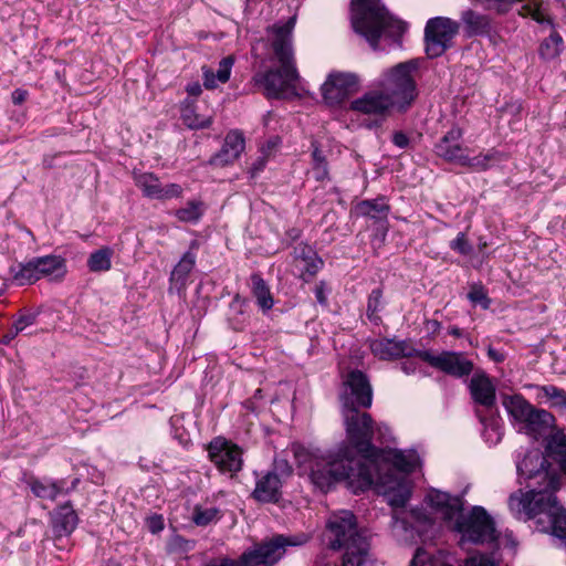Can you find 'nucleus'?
Returning a JSON list of instances; mask_svg holds the SVG:
<instances>
[{"mask_svg": "<svg viewBox=\"0 0 566 566\" xmlns=\"http://www.w3.org/2000/svg\"><path fill=\"white\" fill-rule=\"evenodd\" d=\"M391 99L380 91H371L350 103V109L366 115L384 116L392 107Z\"/></svg>", "mask_w": 566, "mask_h": 566, "instance_id": "nucleus-21", "label": "nucleus"}, {"mask_svg": "<svg viewBox=\"0 0 566 566\" xmlns=\"http://www.w3.org/2000/svg\"><path fill=\"white\" fill-rule=\"evenodd\" d=\"M312 170L315 180L325 181L329 179L328 163L325 154L318 148L315 142L312 143Z\"/></svg>", "mask_w": 566, "mask_h": 566, "instance_id": "nucleus-38", "label": "nucleus"}, {"mask_svg": "<svg viewBox=\"0 0 566 566\" xmlns=\"http://www.w3.org/2000/svg\"><path fill=\"white\" fill-rule=\"evenodd\" d=\"M78 516L71 502L59 505L51 513V524L56 537L69 536L77 526Z\"/></svg>", "mask_w": 566, "mask_h": 566, "instance_id": "nucleus-24", "label": "nucleus"}, {"mask_svg": "<svg viewBox=\"0 0 566 566\" xmlns=\"http://www.w3.org/2000/svg\"><path fill=\"white\" fill-rule=\"evenodd\" d=\"M184 124L191 129H202L209 127L212 123L211 117L201 116L191 109L182 113Z\"/></svg>", "mask_w": 566, "mask_h": 566, "instance_id": "nucleus-43", "label": "nucleus"}, {"mask_svg": "<svg viewBox=\"0 0 566 566\" xmlns=\"http://www.w3.org/2000/svg\"><path fill=\"white\" fill-rule=\"evenodd\" d=\"M463 132L460 127H452L434 145V153L438 157L448 163L460 165L467 149L462 146Z\"/></svg>", "mask_w": 566, "mask_h": 566, "instance_id": "nucleus-19", "label": "nucleus"}, {"mask_svg": "<svg viewBox=\"0 0 566 566\" xmlns=\"http://www.w3.org/2000/svg\"><path fill=\"white\" fill-rule=\"evenodd\" d=\"M219 510L216 507L201 509L196 506L192 521L198 526H206L217 518Z\"/></svg>", "mask_w": 566, "mask_h": 566, "instance_id": "nucleus-46", "label": "nucleus"}, {"mask_svg": "<svg viewBox=\"0 0 566 566\" xmlns=\"http://www.w3.org/2000/svg\"><path fill=\"white\" fill-rule=\"evenodd\" d=\"M342 415L347 439L350 443L348 447L359 460L365 461L369 459L376 451L371 442L375 432L371 416L358 408L344 409Z\"/></svg>", "mask_w": 566, "mask_h": 566, "instance_id": "nucleus-7", "label": "nucleus"}, {"mask_svg": "<svg viewBox=\"0 0 566 566\" xmlns=\"http://www.w3.org/2000/svg\"><path fill=\"white\" fill-rule=\"evenodd\" d=\"M505 159V156L495 149H490L485 154H479L474 157H470L468 154L463 156L460 165L461 167H468L473 171H485L490 169L494 164Z\"/></svg>", "mask_w": 566, "mask_h": 566, "instance_id": "nucleus-31", "label": "nucleus"}, {"mask_svg": "<svg viewBox=\"0 0 566 566\" xmlns=\"http://www.w3.org/2000/svg\"><path fill=\"white\" fill-rule=\"evenodd\" d=\"M392 143L399 148H406L409 145V137L402 132H396L392 135Z\"/></svg>", "mask_w": 566, "mask_h": 566, "instance_id": "nucleus-56", "label": "nucleus"}, {"mask_svg": "<svg viewBox=\"0 0 566 566\" xmlns=\"http://www.w3.org/2000/svg\"><path fill=\"white\" fill-rule=\"evenodd\" d=\"M358 87V78L352 73H332L322 85L324 101L328 105H338Z\"/></svg>", "mask_w": 566, "mask_h": 566, "instance_id": "nucleus-16", "label": "nucleus"}, {"mask_svg": "<svg viewBox=\"0 0 566 566\" xmlns=\"http://www.w3.org/2000/svg\"><path fill=\"white\" fill-rule=\"evenodd\" d=\"M455 530L474 544L493 543L499 538L493 518L482 506H474L469 514H457Z\"/></svg>", "mask_w": 566, "mask_h": 566, "instance_id": "nucleus-9", "label": "nucleus"}, {"mask_svg": "<svg viewBox=\"0 0 566 566\" xmlns=\"http://www.w3.org/2000/svg\"><path fill=\"white\" fill-rule=\"evenodd\" d=\"M208 453L221 472L234 474L242 469V449L226 439H213L208 446Z\"/></svg>", "mask_w": 566, "mask_h": 566, "instance_id": "nucleus-15", "label": "nucleus"}, {"mask_svg": "<svg viewBox=\"0 0 566 566\" xmlns=\"http://www.w3.org/2000/svg\"><path fill=\"white\" fill-rule=\"evenodd\" d=\"M244 149L243 135L238 130L227 134L221 149L209 159V165L224 167L239 158Z\"/></svg>", "mask_w": 566, "mask_h": 566, "instance_id": "nucleus-22", "label": "nucleus"}, {"mask_svg": "<svg viewBox=\"0 0 566 566\" xmlns=\"http://www.w3.org/2000/svg\"><path fill=\"white\" fill-rule=\"evenodd\" d=\"M38 313L33 312L20 315L12 324L15 328V333H23L29 326L34 325L38 319Z\"/></svg>", "mask_w": 566, "mask_h": 566, "instance_id": "nucleus-50", "label": "nucleus"}, {"mask_svg": "<svg viewBox=\"0 0 566 566\" xmlns=\"http://www.w3.org/2000/svg\"><path fill=\"white\" fill-rule=\"evenodd\" d=\"M113 251L108 247L101 248L91 253L87 266L92 272H105L112 268Z\"/></svg>", "mask_w": 566, "mask_h": 566, "instance_id": "nucleus-37", "label": "nucleus"}, {"mask_svg": "<svg viewBox=\"0 0 566 566\" xmlns=\"http://www.w3.org/2000/svg\"><path fill=\"white\" fill-rule=\"evenodd\" d=\"M516 471L520 484H525L527 492L518 490L512 493L509 500L517 496L530 501L532 505L542 493L555 494L559 489V478L552 471V464L539 449L528 450L523 459L516 462Z\"/></svg>", "mask_w": 566, "mask_h": 566, "instance_id": "nucleus-4", "label": "nucleus"}, {"mask_svg": "<svg viewBox=\"0 0 566 566\" xmlns=\"http://www.w3.org/2000/svg\"><path fill=\"white\" fill-rule=\"evenodd\" d=\"M417 67V62L411 60L397 64L385 74L380 83L381 91L391 99L394 106L405 108L416 98L417 86L411 73Z\"/></svg>", "mask_w": 566, "mask_h": 566, "instance_id": "nucleus-8", "label": "nucleus"}, {"mask_svg": "<svg viewBox=\"0 0 566 566\" xmlns=\"http://www.w3.org/2000/svg\"><path fill=\"white\" fill-rule=\"evenodd\" d=\"M375 464L359 460L349 447L314 460L310 478L315 486L327 492L338 481H346L354 493L364 492L373 484Z\"/></svg>", "mask_w": 566, "mask_h": 566, "instance_id": "nucleus-1", "label": "nucleus"}, {"mask_svg": "<svg viewBox=\"0 0 566 566\" xmlns=\"http://www.w3.org/2000/svg\"><path fill=\"white\" fill-rule=\"evenodd\" d=\"M542 392L546 398L553 401L554 407L566 409V391L553 385L542 387Z\"/></svg>", "mask_w": 566, "mask_h": 566, "instance_id": "nucleus-45", "label": "nucleus"}, {"mask_svg": "<svg viewBox=\"0 0 566 566\" xmlns=\"http://www.w3.org/2000/svg\"><path fill=\"white\" fill-rule=\"evenodd\" d=\"M488 355H489V357H490L492 360H494V361H496V363H501V361H503V360L505 359L504 354H503V353H501V352H499V350H496V349H495V348H493V347H489V349H488Z\"/></svg>", "mask_w": 566, "mask_h": 566, "instance_id": "nucleus-58", "label": "nucleus"}, {"mask_svg": "<svg viewBox=\"0 0 566 566\" xmlns=\"http://www.w3.org/2000/svg\"><path fill=\"white\" fill-rule=\"evenodd\" d=\"M563 39L557 32H553L539 45V55L544 60L557 57L562 51Z\"/></svg>", "mask_w": 566, "mask_h": 566, "instance_id": "nucleus-39", "label": "nucleus"}, {"mask_svg": "<svg viewBox=\"0 0 566 566\" xmlns=\"http://www.w3.org/2000/svg\"><path fill=\"white\" fill-rule=\"evenodd\" d=\"M461 21L469 38L490 36L493 31L491 18L472 9L462 11Z\"/></svg>", "mask_w": 566, "mask_h": 566, "instance_id": "nucleus-26", "label": "nucleus"}, {"mask_svg": "<svg viewBox=\"0 0 566 566\" xmlns=\"http://www.w3.org/2000/svg\"><path fill=\"white\" fill-rule=\"evenodd\" d=\"M262 397H263V395H262V389H256V390L254 391L253 398H252V399H250V400H248V401L245 402V407H247L248 409H250L251 411H254V410H255V408H254V406H253V400H254V399H262Z\"/></svg>", "mask_w": 566, "mask_h": 566, "instance_id": "nucleus-61", "label": "nucleus"}, {"mask_svg": "<svg viewBox=\"0 0 566 566\" xmlns=\"http://www.w3.org/2000/svg\"><path fill=\"white\" fill-rule=\"evenodd\" d=\"M78 484H80L78 478H74L71 481L70 485L67 484L65 479H60V480L51 479L53 501H55L61 495L70 494L72 491H74L77 488Z\"/></svg>", "mask_w": 566, "mask_h": 566, "instance_id": "nucleus-44", "label": "nucleus"}, {"mask_svg": "<svg viewBox=\"0 0 566 566\" xmlns=\"http://www.w3.org/2000/svg\"><path fill=\"white\" fill-rule=\"evenodd\" d=\"M451 249L459 252L462 255H468L472 251V247L467 240L463 232H459L457 238L450 244Z\"/></svg>", "mask_w": 566, "mask_h": 566, "instance_id": "nucleus-51", "label": "nucleus"}, {"mask_svg": "<svg viewBox=\"0 0 566 566\" xmlns=\"http://www.w3.org/2000/svg\"><path fill=\"white\" fill-rule=\"evenodd\" d=\"M418 357L428 363L431 367L455 378L469 376L474 367L472 360L458 352H442L441 354L434 355L428 350H422L418 354Z\"/></svg>", "mask_w": 566, "mask_h": 566, "instance_id": "nucleus-14", "label": "nucleus"}, {"mask_svg": "<svg viewBox=\"0 0 566 566\" xmlns=\"http://www.w3.org/2000/svg\"><path fill=\"white\" fill-rule=\"evenodd\" d=\"M133 176L135 185L146 198L168 200L178 198L182 193V188L179 185L168 184L164 186L153 172L134 171Z\"/></svg>", "mask_w": 566, "mask_h": 566, "instance_id": "nucleus-17", "label": "nucleus"}, {"mask_svg": "<svg viewBox=\"0 0 566 566\" xmlns=\"http://www.w3.org/2000/svg\"><path fill=\"white\" fill-rule=\"evenodd\" d=\"M392 518L396 525H400L403 530L408 528V522L405 518H400L397 513L394 514Z\"/></svg>", "mask_w": 566, "mask_h": 566, "instance_id": "nucleus-63", "label": "nucleus"}, {"mask_svg": "<svg viewBox=\"0 0 566 566\" xmlns=\"http://www.w3.org/2000/svg\"><path fill=\"white\" fill-rule=\"evenodd\" d=\"M202 73H203L205 87L208 90H212V88L217 87V82H218L217 74L212 70H210L206 66L202 67Z\"/></svg>", "mask_w": 566, "mask_h": 566, "instance_id": "nucleus-53", "label": "nucleus"}, {"mask_svg": "<svg viewBox=\"0 0 566 566\" xmlns=\"http://www.w3.org/2000/svg\"><path fill=\"white\" fill-rule=\"evenodd\" d=\"M282 485L281 479L277 478L275 473L266 472V474L256 481L252 496L259 502L276 503L282 496Z\"/></svg>", "mask_w": 566, "mask_h": 566, "instance_id": "nucleus-25", "label": "nucleus"}, {"mask_svg": "<svg viewBox=\"0 0 566 566\" xmlns=\"http://www.w3.org/2000/svg\"><path fill=\"white\" fill-rule=\"evenodd\" d=\"M19 335V333H15V328L13 326H11L1 337L0 339V344H3V345H9L17 336Z\"/></svg>", "mask_w": 566, "mask_h": 566, "instance_id": "nucleus-57", "label": "nucleus"}, {"mask_svg": "<svg viewBox=\"0 0 566 566\" xmlns=\"http://www.w3.org/2000/svg\"><path fill=\"white\" fill-rule=\"evenodd\" d=\"M39 277L60 280L66 273L65 260L59 255L36 256Z\"/></svg>", "mask_w": 566, "mask_h": 566, "instance_id": "nucleus-30", "label": "nucleus"}, {"mask_svg": "<svg viewBox=\"0 0 566 566\" xmlns=\"http://www.w3.org/2000/svg\"><path fill=\"white\" fill-rule=\"evenodd\" d=\"M233 63L234 59L231 55L223 57L219 62V67L216 72L218 82L227 83L229 81Z\"/></svg>", "mask_w": 566, "mask_h": 566, "instance_id": "nucleus-49", "label": "nucleus"}, {"mask_svg": "<svg viewBox=\"0 0 566 566\" xmlns=\"http://www.w3.org/2000/svg\"><path fill=\"white\" fill-rule=\"evenodd\" d=\"M36 268V258L27 263H19L10 268V274L18 285L33 284L40 280Z\"/></svg>", "mask_w": 566, "mask_h": 566, "instance_id": "nucleus-33", "label": "nucleus"}, {"mask_svg": "<svg viewBox=\"0 0 566 566\" xmlns=\"http://www.w3.org/2000/svg\"><path fill=\"white\" fill-rule=\"evenodd\" d=\"M202 214L203 208L200 201H189L176 211V217L182 222H197Z\"/></svg>", "mask_w": 566, "mask_h": 566, "instance_id": "nucleus-41", "label": "nucleus"}, {"mask_svg": "<svg viewBox=\"0 0 566 566\" xmlns=\"http://www.w3.org/2000/svg\"><path fill=\"white\" fill-rule=\"evenodd\" d=\"M269 472L275 473V475L281 479V482L284 483L285 480L292 475L293 469L287 460L282 458H275L273 462V468Z\"/></svg>", "mask_w": 566, "mask_h": 566, "instance_id": "nucleus-48", "label": "nucleus"}, {"mask_svg": "<svg viewBox=\"0 0 566 566\" xmlns=\"http://www.w3.org/2000/svg\"><path fill=\"white\" fill-rule=\"evenodd\" d=\"M294 266L300 272V277L308 282L323 265L317 252L310 245L300 243L293 250Z\"/></svg>", "mask_w": 566, "mask_h": 566, "instance_id": "nucleus-20", "label": "nucleus"}, {"mask_svg": "<svg viewBox=\"0 0 566 566\" xmlns=\"http://www.w3.org/2000/svg\"><path fill=\"white\" fill-rule=\"evenodd\" d=\"M369 349L373 355L381 360H394L401 357L417 356V350L410 340L396 338H377L369 342Z\"/></svg>", "mask_w": 566, "mask_h": 566, "instance_id": "nucleus-18", "label": "nucleus"}, {"mask_svg": "<svg viewBox=\"0 0 566 566\" xmlns=\"http://www.w3.org/2000/svg\"><path fill=\"white\" fill-rule=\"evenodd\" d=\"M252 294L262 311H269L273 307L274 301L266 282L258 273L251 275Z\"/></svg>", "mask_w": 566, "mask_h": 566, "instance_id": "nucleus-34", "label": "nucleus"}, {"mask_svg": "<svg viewBox=\"0 0 566 566\" xmlns=\"http://www.w3.org/2000/svg\"><path fill=\"white\" fill-rule=\"evenodd\" d=\"M467 566H499L493 557L486 554H476L468 558Z\"/></svg>", "mask_w": 566, "mask_h": 566, "instance_id": "nucleus-52", "label": "nucleus"}, {"mask_svg": "<svg viewBox=\"0 0 566 566\" xmlns=\"http://www.w3.org/2000/svg\"><path fill=\"white\" fill-rule=\"evenodd\" d=\"M368 463L375 464L371 485L379 488L388 496V502L392 507H405L411 495V489L407 479L405 476H395L391 471L389 473H381L378 463L375 461H369Z\"/></svg>", "mask_w": 566, "mask_h": 566, "instance_id": "nucleus-12", "label": "nucleus"}, {"mask_svg": "<svg viewBox=\"0 0 566 566\" xmlns=\"http://www.w3.org/2000/svg\"><path fill=\"white\" fill-rule=\"evenodd\" d=\"M352 25L374 50L380 38L396 41L406 30L403 22L390 15L380 0H353Z\"/></svg>", "mask_w": 566, "mask_h": 566, "instance_id": "nucleus-3", "label": "nucleus"}, {"mask_svg": "<svg viewBox=\"0 0 566 566\" xmlns=\"http://www.w3.org/2000/svg\"><path fill=\"white\" fill-rule=\"evenodd\" d=\"M410 515L416 522H418L420 524H423V525L432 524V520L420 509L412 510L410 512Z\"/></svg>", "mask_w": 566, "mask_h": 566, "instance_id": "nucleus-54", "label": "nucleus"}, {"mask_svg": "<svg viewBox=\"0 0 566 566\" xmlns=\"http://www.w3.org/2000/svg\"><path fill=\"white\" fill-rule=\"evenodd\" d=\"M307 536L303 535L302 539L296 541L293 537L277 535L269 542H264L253 549L244 552L238 560L228 557L212 558L205 566H272L285 553L286 546H296L305 543Z\"/></svg>", "mask_w": 566, "mask_h": 566, "instance_id": "nucleus-6", "label": "nucleus"}, {"mask_svg": "<svg viewBox=\"0 0 566 566\" xmlns=\"http://www.w3.org/2000/svg\"><path fill=\"white\" fill-rule=\"evenodd\" d=\"M502 403L509 415L521 423L534 409V406H532L522 395H505L502 398Z\"/></svg>", "mask_w": 566, "mask_h": 566, "instance_id": "nucleus-32", "label": "nucleus"}, {"mask_svg": "<svg viewBox=\"0 0 566 566\" xmlns=\"http://www.w3.org/2000/svg\"><path fill=\"white\" fill-rule=\"evenodd\" d=\"M196 260L197 255L191 250L184 253L170 273V289L175 287L181 291L186 287L189 274L196 265Z\"/></svg>", "mask_w": 566, "mask_h": 566, "instance_id": "nucleus-28", "label": "nucleus"}, {"mask_svg": "<svg viewBox=\"0 0 566 566\" xmlns=\"http://www.w3.org/2000/svg\"><path fill=\"white\" fill-rule=\"evenodd\" d=\"M468 298L474 305H481L484 310H488L491 304V300L489 298L484 287L482 285H472L470 292L468 293Z\"/></svg>", "mask_w": 566, "mask_h": 566, "instance_id": "nucleus-47", "label": "nucleus"}, {"mask_svg": "<svg viewBox=\"0 0 566 566\" xmlns=\"http://www.w3.org/2000/svg\"><path fill=\"white\" fill-rule=\"evenodd\" d=\"M25 97H27V92L25 91L15 90L12 93V99H13L14 104H21L22 102L25 101Z\"/></svg>", "mask_w": 566, "mask_h": 566, "instance_id": "nucleus-59", "label": "nucleus"}, {"mask_svg": "<svg viewBox=\"0 0 566 566\" xmlns=\"http://www.w3.org/2000/svg\"><path fill=\"white\" fill-rule=\"evenodd\" d=\"M187 92L191 96H199L202 92V88L199 83H192L187 86Z\"/></svg>", "mask_w": 566, "mask_h": 566, "instance_id": "nucleus-60", "label": "nucleus"}, {"mask_svg": "<svg viewBox=\"0 0 566 566\" xmlns=\"http://www.w3.org/2000/svg\"><path fill=\"white\" fill-rule=\"evenodd\" d=\"M522 423L527 434L538 438L554 427L555 417L545 409L534 407Z\"/></svg>", "mask_w": 566, "mask_h": 566, "instance_id": "nucleus-27", "label": "nucleus"}, {"mask_svg": "<svg viewBox=\"0 0 566 566\" xmlns=\"http://www.w3.org/2000/svg\"><path fill=\"white\" fill-rule=\"evenodd\" d=\"M459 23L450 18L436 17L428 20L424 28L426 53L430 59L441 56L452 46L459 32Z\"/></svg>", "mask_w": 566, "mask_h": 566, "instance_id": "nucleus-10", "label": "nucleus"}, {"mask_svg": "<svg viewBox=\"0 0 566 566\" xmlns=\"http://www.w3.org/2000/svg\"><path fill=\"white\" fill-rule=\"evenodd\" d=\"M469 390L473 401L491 409L496 402V390L492 380L485 373H476L469 382Z\"/></svg>", "mask_w": 566, "mask_h": 566, "instance_id": "nucleus-23", "label": "nucleus"}, {"mask_svg": "<svg viewBox=\"0 0 566 566\" xmlns=\"http://www.w3.org/2000/svg\"><path fill=\"white\" fill-rule=\"evenodd\" d=\"M430 505L437 510H441L446 520H452L462 511V502L460 497H453L446 492L433 491L427 496Z\"/></svg>", "mask_w": 566, "mask_h": 566, "instance_id": "nucleus-29", "label": "nucleus"}, {"mask_svg": "<svg viewBox=\"0 0 566 566\" xmlns=\"http://www.w3.org/2000/svg\"><path fill=\"white\" fill-rule=\"evenodd\" d=\"M426 325H427V328L429 331H431L432 333H437L441 327L440 322H438L437 319H429V321H427Z\"/></svg>", "mask_w": 566, "mask_h": 566, "instance_id": "nucleus-62", "label": "nucleus"}, {"mask_svg": "<svg viewBox=\"0 0 566 566\" xmlns=\"http://www.w3.org/2000/svg\"><path fill=\"white\" fill-rule=\"evenodd\" d=\"M375 461L378 463L381 473H389L395 476H402L401 473H410L418 465V454L415 451H401L392 449H376L375 453L364 462Z\"/></svg>", "mask_w": 566, "mask_h": 566, "instance_id": "nucleus-13", "label": "nucleus"}, {"mask_svg": "<svg viewBox=\"0 0 566 566\" xmlns=\"http://www.w3.org/2000/svg\"><path fill=\"white\" fill-rule=\"evenodd\" d=\"M342 410L369 408L373 403V389L368 377L355 369L347 374L339 396Z\"/></svg>", "mask_w": 566, "mask_h": 566, "instance_id": "nucleus-11", "label": "nucleus"}, {"mask_svg": "<svg viewBox=\"0 0 566 566\" xmlns=\"http://www.w3.org/2000/svg\"><path fill=\"white\" fill-rule=\"evenodd\" d=\"M31 492L39 499L53 501V493L51 488V479H36L31 478L28 481Z\"/></svg>", "mask_w": 566, "mask_h": 566, "instance_id": "nucleus-42", "label": "nucleus"}, {"mask_svg": "<svg viewBox=\"0 0 566 566\" xmlns=\"http://www.w3.org/2000/svg\"><path fill=\"white\" fill-rule=\"evenodd\" d=\"M545 452L557 464L560 459H566V434L562 430H557L546 439Z\"/></svg>", "mask_w": 566, "mask_h": 566, "instance_id": "nucleus-35", "label": "nucleus"}, {"mask_svg": "<svg viewBox=\"0 0 566 566\" xmlns=\"http://www.w3.org/2000/svg\"><path fill=\"white\" fill-rule=\"evenodd\" d=\"M150 528H151V532L153 533H156L160 530H163V523H161V520L160 518H157L156 521H153L151 522V525H150Z\"/></svg>", "mask_w": 566, "mask_h": 566, "instance_id": "nucleus-64", "label": "nucleus"}, {"mask_svg": "<svg viewBox=\"0 0 566 566\" xmlns=\"http://www.w3.org/2000/svg\"><path fill=\"white\" fill-rule=\"evenodd\" d=\"M325 282L321 281L316 286H315V296H316V300L317 302L321 304V305H326L327 304V297H326V291H325Z\"/></svg>", "mask_w": 566, "mask_h": 566, "instance_id": "nucleus-55", "label": "nucleus"}, {"mask_svg": "<svg viewBox=\"0 0 566 566\" xmlns=\"http://www.w3.org/2000/svg\"><path fill=\"white\" fill-rule=\"evenodd\" d=\"M509 507L518 520H536L539 532H551L554 536L566 539V510L559 505L555 494L542 493L532 505L530 501L513 496L509 500Z\"/></svg>", "mask_w": 566, "mask_h": 566, "instance_id": "nucleus-5", "label": "nucleus"}, {"mask_svg": "<svg viewBox=\"0 0 566 566\" xmlns=\"http://www.w3.org/2000/svg\"><path fill=\"white\" fill-rule=\"evenodd\" d=\"M357 213L376 220H385L389 213V206L382 199L364 200L356 207Z\"/></svg>", "mask_w": 566, "mask_h": 566, "instance_id": "nucleus-36", "label": "nucleus"}, {"mask_svg": "<svg viewBox=\"0 0 566 566\" xmlns=\"http://www.w3.org/2000/svg\"><path fill=\"white\" fill-rule=\"evenodd\" d=\"M295 21V17H292L284 24H275L271 28L274 35L271 46L280 66L264 72L259 71L252 77L254 84L263 90L268 98L282 97L285 92L295 87L300 78L293 50Z\"/></svg>", "mask_w": 566, "mask_h": 566, "instance_id": "nucleus-2", "label": "nucleus"}, {"mask_svg": "<svg viewBox=\"0 0 566 566\" xmlns=\"http://www.w3.org/2000/svg\"><path fill=\"white\" fill-rule=\"evenodd\" d=\"M381 298V289H374L368 296L366 315L375 325H379L381 323V317L378 315L382 306Z\"/></svg>", "mask_w": 566, "mask_h": 566, "instance_id": "nucleus-40", "label": "nucleus"}]
</instances>
